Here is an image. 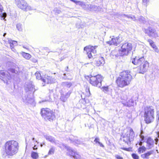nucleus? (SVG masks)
Wrapping results in <instances>:
<instances>
[{
    "label": "nucleus",
    "instance_id": "nucleus-1",
    "mask_svg": "<svg viewBox=\"0 0 159 159\" xmlns=\"http://www.w3.org/2000/svg\"><path fill=\"white\" fill-rule=\"evenodd\" d=\"M132 79L130 71L125 70L120 73L116 80V83L119 87L123 88L130 84Z\"/></svg>",
    "mask_w": 159,
    "mask_h": 159
},
{
    "label": "nucleus",
    "instance_id": "nucleus-2",
    "mask_svg": "<svg viewBox=\"0 0 159 159\" xmlns=\"http://www.w3.org/2000/svg\"><path fill=\"white\" fill-rule=\"evenodd\" d=\"M18 143L14 140L9 141L5 143L6 153L8 155L12 156L16 153L18 150Z\"/></svg>",
    "mask_w": 159,
    "mask_h": 159
},
{
    "label": "nucleus",
    "instance_id": "nucleus-3",
    "mask_svg": "<svg viewBox=\"0 0 159 159\" xmlns=\"http://www.w3.org/2000/svg\"><path fill=\"white\" fill-rule=\"evenodd\" d=\"M144 120L147 124L153 121L154 119V111L153 107H147L144 109Z\"/></svg>",
    "mask_w": 159,
    "mask_h": 159
},
{
    "label": "nucleus",
    "instance_id": "nucleus-4",
    "mask_svg": "<svg viewBox=\"0 0 159 159\" xmlns=\"http://www.w3.org/2000/svg\"><path fill=\"white\" fill-rule=\"evenodd\" d=\"M40 113L42 116L46 120H52L55 118V114L53 111L48 108L41 109Z\"/></svg>",
    "mask_w": 159,
    "mask_h": 159
},
{
    "label": "nucleus",
    "instance_id": "nucleus-5",
    "mask_svg": "<svg viewBox=\"0 0 159 159\" xmlns=\"http://www.w3.org/2000/svg\"><path fill=\"white\" fill-rule=\"evenodd\" d=\"M90 83L93 86L100 87L101 86V82L103 79L102 76L99 75L95 76L90 75Z\"/></svg>",
    "mask_w": 159,
    "mask_h": 159
},
{
    "label": "nucleus",
    "instance_id": "nucleus-6",
    "mask_svg": "<svg viewBox=\"0 0 159 159\" xmlns=\"http://www.w3.org/2000/svg\"><path fill=\"white\" fill-rule=\"evenodd\" d=\"M135 134L133 129L130 128L129 130L123 136V141L125 142L128 144L133 141L134 137Z\"/></svg>",
    "mask_w": 159,
    "mask_h": 159
},
{
    "label": "nucleus",
    "instance_id": "nucleus-7",
    "mask_svg": "<svg viewBox=\"0 0 159 159\" xmlns=\"http://www.w3.org/2000/svg\"><path fill=\"white\" fill-rule=\"evenodd\" d=\"M15 3L17 7L24 11L30 10L31 7L25 0H15Z\"/></svg>",
    "mask_w": 159,
    "mask_h": 159
},
{
    "label": "nucleus",
    "instance_id": "nucleus-8",
    "mask_svg": "<svg viewBox=\"0 0 159 159\" xmlns=\"http://www.w3.org/2000/svg\"><path fill=\"white\" fill-rule=\"evenodd\" d=\"M121 48V55H127L132 49V45L131 43L127 42L123 44Z\"/></svg>",
    "mask_w": 159,
    "mask_h": 159
},
{
    "label": "nucleus",
    "instance_id": "nucleus-9",
    "mask_svg": "<svg viewBox=\"0 0 159 159\" xmlns=\"http://www.w3.org/2000/svg\"><path fill=\"white\" fill-rule=\"evenodd\" d=\"M97 47V46H93L89 45L84 48V50L86 52L89 58L93 57V56L95 55V54L96 53V50L95 49Z\"/></svg>",
    "mask_w": 159,
    "mask_h": 159
},
{
    "label": "nucleus",
    "instance_id": "nucleus-10",
    "mask_svg": "<svg viewBox=\"0 0 159 159\" xmlns=\"http://www.w3.org/2000/svg\"><path fill=\"white\" fill-rule=\"evenodd\" d=\"M145 142L146 143V147L148 149H151L154 147V141H155V144H157L158 141V139L156 138L154 140L150 137L145 138Z\"/></svg>",
    "mask_w": 159,
    "mask_h": 159
},
{
    "label": "nucleus",
    "instance_id": "nucleus-11",
    "mask_svg": "<svg viewBox=\"0 0 159 159\" xmlns=\"http://www.w3.org/2000/svg\"><path fill=\"white\" fill-rule=\"evenodd\" d=\"M11 79L10 74L8 72H4L3 71H0V79L3 81L4 83H7L8 81Z\"/></svg>",
    "mask_w": 159,
    "mask_h": 159
},
{
    "label": "nucleus",
    "instance_id": "nucleus-12",
    "mask_svg": "<svg viewBox=\"0 0 159 159\" xmlns=\"http://www.w3.org/2000/svg\"><path fill=\"white\" fill-rule=\"evenodd\" d=\"M143 31L146 34H147L149 37L156 38L158 36L156 30L150 27H149L148 29L144 28Z\"/></svg>",
    "mask_w": 159,
    "mask_h": 159
},
{
    "label": "nucleus",
    "instance_id": "nucleus-13",
    "mask_svg": "<svg viewBox=\"0 0 159 159\" xmlns=\"http://www.w3.org/2000/svg\"><path fill=\"white\" fill-rule=\"evenodd\" d=\"M25 87V90L26 92L28 91H32L34 90V93L35 91L38 89L37 88L36 89L35 88L34 85L33 84L32 82L31 81L26 82Z\"/></svg>",
    "mask_w": 159,
    "mask_h": 159
},
{
    "label": "nucleus",
    "instance_id": "nucleus-14",
    "mask_svg": "<svg viewBox=\"0 0 159 159\" xmlns=\"http://www.w3.org/2000/svg\"><path fill=\"white\" fill-rule=\"evenodd\" d=\"M143 57L139 58L138 57H135L132 60L131 62L134 64L135 65H140V66L145 62Z\"/></svg>",
    "mask_w": 159,
    "mask_h": 159
},
{
    "label": "nucleus",
    "instance_id": "nucleus-15",
    "mask_svg": "<svg viewBox=\"0 0 159 159\" xmlns=\"http://www.w3.org/2000/svg\"><path fill=\"white\" fill-rule=\"evenodd\" d=\"M148 66V62L147 61H145L144 63L140 66L139 70V73L143 74L147 71Z\"/></svg>",
    "mask_w": 159,
    "mask_h": 159
},
{
    "label": "nucleus",
    "instance_id": "nucleus-16",
    "mask_svg": "<svg viewBox=\"0 0 159 159\" xmlns=\"http://www.w3.org/2000/svg\"><path fill=\"white\" fill-rule=\"evenodd\" d=\"M68 151V153L70 156L73 157L74 158L76 159H79L80 158V156L79 155L77 152H75L74 150L70 148H67Z\"/></svg>",
    "mask_w": 159,
    "mask_h": 159
},
{
    "label": "nucleus",
    "instance_id": "nucleus-17",
    "mask_svg": "<svg viewBox=\"0 0 159 159\" xmlns=\"http://www.w3.org/2000/svg\"><path fill=\"white\" fill-rule=\"evenodd\" d=\"M119 38L118 37L115 38H112L111 41H108L107 43L110 45H113L115 46H117L119 43L120 42L119 41Z\"/></svg>",
    "mask_w": 159,
    "mask_h": 159
},
{
    "label": "nucleus",
    "instance_id": "nucleus-18",
    "mask_svg": "<svg viewBox=\"0 0 159 159\" xmlns=\"http://www.w3.org/2000/svg\"><path fill=\"white\" fill-rule=\"evenodd\" d=\"M153 151H150L141 155V157L143 159H149L153 154Z\"/></svg>",
    "mask_w": 159,
    "mask_h": 159
},
{
    "label": "nucleus",
    "instance_id": "nucleus-19",
    "mask_svg": "<svg viewBox=\"0 0 159 159\" xmlns=\"http://www.w3.org/2000/svg\"><path fill=\"white\" fill-rule=\"evenodd\" d=\"M8 43L10 44V46L11 49L14 51L15 49L14 47L17 45V42L15 41L12 40L11 39L8 40Z\"/></svg>",
    "mask_w": 159,
    "mask_h": 159
},
{
    "label": "nucleus",
    "instance_id": "nucleus-20",
    "mask_svg": "<svg viewBox=\"0 0 159 159\" xmlns=\"http://www.w3.org/2000/svg\"><path fill=\"white\" fill-rule=\"evenodd\" d=\"M7 15L6 12H4L2 6L0 5V17L4 20L7 16Z\"/></svg>",
    "mask_w": 159,
    "mask_h": 159
},
{
    "label": "nucleus",
    "instance_id": "nucleus-21",
    "mask_svg": "<svg viewBox=\"0 0 159 159\" xmlns=\"http://www.w3.org/2000/svg\"><path fill=\"white\" fill-rule=\"evenodd\" d=\"M44 137L45 139L52 143H56V141L55 139L51 136L48 135H44Z\"/></svg>",
    "mask_w": 159,
    "mask_h": 159
},
{
    "label": "nucleus",
    "instance_id": "nucleus-22",
    "mask_svg": "<svg viewBox=\"0 0 159 159\" xmlns=\"http://www.w3.org/2000/svg\"><path fill=\"white\" fill-rule=\"evenodd\" d=\"M64 90V89H62L61 90L62 93H61V96L60 97V99L62 102H65L66 101L68 98L65 95Z\"/></svg>",
    "mask_w": 159,
    "mask_h": 159
},
{
    "label": "nucleus",
    "instance_id": "nucleus-23",
    "mask_svg": "<svg viewBox=\"0 0 159 159\" xmlns=\"http://www.w3.org/2000/svg\"><path fill=\"white\" fill-rule=\"evenodd\" d=\"M122 16L123 17L125 16L129 19H130L131 20L134 21H136L137 20L135 17L134 16H130L128 15L123 14L122 15Z\"/></svg>",
    "mask_w": 159,
    "mask_h": 159
},
{
    "label": "nucleus",
    "instance_id": "nucleus-24",
    "mask_svg": "<svg viewBox=\"0 0 159 159\" xmlns=\"http://www.w3.org/2000/svg\"><path fill=\"white\" fill-rule=\"evenodd\" d=\"M140 140L139 142V144L140 146H142L143 144V143L145 142V137L142 134L140 135Z\"/></svg>",
    "mask_w": 159,
    "mask_h": 159
},
{
    "label": "nucleus",
    "instance_id": "nucleus-25",
    "mask_svg": "<svg viewBox=\"0 0 159 159\" xmlns=\"http://www.w3.org/2000/svg\"><path fill=\"white\" fill-rule=\"evenodd\" d=\"M100 9V7L99 6H97L95 5H92L91 10L93 11H98Z\"/></svg>",
    "mask_w": 159,
    "mask_h": 159
},
{
    "label": "nucleus",
    "instance_id": "nucleus-26",
    "mask_svg": "<svg viewBox=\"0 0 159 159\" xmlns=\"http://www.w3.org/2000/svg\"><path fill=\"white\" fill-rule=\"evenodd\" d=\"M146 148H145L144 146L140 147L138 149V153L139 154H140L141 153H143L146 150Z\"/></svg>",
    "mask_w": 159,
    "mask_h": 159
},
{
    "label": "nucleus",
    "instance_id": "nucleus-27",
    "mask_svg": "<svg viewBox=\"0 0 159 159\" xmlns=\"http://www.w3.org/2000/svg\"><path fill=\"white\" fill-rule=\"evenodd\" d=\"M61 85L63 86H64L68 88H70L72 85V84L70 82H62L61 84Z\"/></svg>",
    "mask_w": 159,
    "mask_h": 159
},
{
    "label": "nucleus",
    "instance_id": "nucleus-28",
    "mask_svg": "<svg viewBox=\"0 0 159 159\" xmlns=\"http://www.w3.org/2000/svg\"><path fill=\"white\" fill-rule=\"evenodd\" d=\"M42 81L47 84H49V80H50V76H47L46 77H45L44 79H42Z\"/></svg>",
    "mask_w": 159,
    "mask_h": 159
},
{
    "label": "nucleus",
    "instance_id": "nucleus-29",
    "mask_svg": "<svg viewBox=\"0 0 159 159\" xmlns=\"http://www.w3.org/2000/svg\"><path fill=\"white\" fill-rule=\"evenodd\" d=\"M150 45L153 48L154 50L155 51V52L157 53H158L159 52V49H158L156 45L154 43H153Z\"/></svg>",
    "mask_w": 159,
    "mask_h": 159
},
{
    "label": "nucleus",
    "instance_id": "nucleus-30",
    "mask_svg": "<svg viewBox=\"0 0 159 159\" xmlns=\"http://www.w3.org/2000/svg\"><path fill=\"white\" fill-rule=\"evenodd\" d=\"M31 156L33 159H37L38 157V154L35 152H32L31 154Z\"/></svg>",
    "mask_w": 159,
    "mask_h": 159
},
{
    "label": "nucleus",
    "instance_id": "nucleus-31",
    "mask_svg": "<svg viewBox=\"0 0 159 159\" xmlns=\"http://www.w3.org/2000/svg\"><path fill=\"white\" fill-rule=\"evenodd\" d=\"M16 28L17 29V30L20 31H22L23 30V26L22 24L18 23L17 24L16 26Z\"/></svg>",
    "mask_w": 159,
    "mask_h": 159
},
{
    "label": "nucleus",
    "instance_id": "nucleus-32",
    "mask_svg": "<svg viewBox=\"0 0 159 159\" xmlns=\"http://www.w3.org/2000/svg\"><path fill=\"white\" fill-rule=\"evenodd\" d=\"M138 20L141 23L145 24L146 22L145 18L143 16H140V17L139 18Z\"/></svg>",
    "mask_w": 159,
    "mask_h": 159
},
{
    "label": "nucleus",
    "instance_id": "nucleus-33",
    "mask_svg": "<svg viewBox=\"0 0 159 159\" xmlns=\"http://www.w3.org/2000/svg\"><path fill=\"white\" fill-rule=\"evenodd\" d=\"M23 56L25 58L27 59H29L31 57V55L30 54L26 53H24Z\"/></svg>",
    "mask_w": 159,
    "mask_h": 159
},
{
    "label": "nucleus",
    "instance_id": "nucleus-34",
    "mask_svg": "<svg viewBox=\"0 0 159 159\" xmlns=\"http://www.w3.org/2000/svg\"><path fill=\"white\" fill-rule=\"evenodd\" d=\"M55 149V148L53 147H52L49 150L48 152V155H51L53 154L54 152Z\"/></svg>",
    "mask_w": 159,
    "mask_h": 159
},
{
    "label": "nucleus",
    "instance_id": "nucleus-35",
    "mask_svg": "<svg viewBox=\"0 0 159 159\" xmlns=\"http://www.w3.org/2000/svg\"><path fill=\"white\" fill-rule=\"evenodd\" d=\"M99 62L100 63L99 64V65H101L102 64H104L105 63L104 58L102 57H100L99 58Z\"/></svg>",
    "mask_w": 159,
    "mask_h": 159
},
{
    "label": "nucleus",
    "instance_id": "nucleus-36",
    "mask_svg": "<svg viewBox=\"0 0 159 159\" xmlns=\"http://www.w3.org/2000/svg\"><path fill=\"white\" fill-rule=\"evenodd\" d=\"M85 6V7L84 8L88 10H89L91 11V6L92 5L90 4H85L84 5Z\"/></svg>",
    "mask_w": 159,
    "mask_h": 159
},
{
    "label": "nucleus",
    "instance_id": "nucleus-37",
    "mask_svg": "<svg viewBox=\"0 0 159 159\" xmlns=\"http://www.w3.org/2000/svg\"><path fill=\"white\" fill-rule=\"evenodd\" d=\"M103 91L106 93H107L109 90L108 86L103 87H102Z\"/></svg>",
    "mask_w": 159,
    "mask_h": 159
},
{
    "label": "nucleus",
    "instance_id": "nucleus-38",
    "mask_svg": "<svg viewBox=\"0 0 159 159\" xmlns=\"http://www.w3.org/2000/svg\"><path fill=\"white\" fill-rule=\"evenodd\" d=\"M8 70L11 73H14L15 74H17L18 73V71L17 70H15L14 69L10 68L8 69Z\"/></svg>",
    "mask_w": 159,
    "mask_h": 159
},
{
    "label": "nucleus",
    "instance_id": "nucleus-39",
    "mask_svg": "<svg viewBox=\"0 0 159 159\" xmlns=\"http://www.w3.org/2000/svg\"><path fill=\"white\" fill-rule=\"evenodd\" d=\"M72 141L73 143H75L76 144H80L81 143L80 140L76 139H74V140Z\"/></svg>",
    "mask_w": 159,
    "mask_h": 159
},
{
    "label": "nucleus",
    "instance_id": "nucleus-40",
    "mask_svg": "<svg viewBox=\"0 0 159 159\" xmlns=\"http://www.w3.org/2000/svg\"><path fill=\"white\" fill-rule=\"evenodd\" d=\"M35 75L36 76L37 79L39 80L41 79V75L39 73L36 72L35 73Z\"/></svg>",
    "mask_w": 159,
    "mask_h": 159
},
{
    "label": "nucleus",
    "instance_id": "nucleus-41",
    "mask_svg": "<svg viewBox=\"0 0 159 159\" xmlns=\"http://www.w3.org/2000/svg\"><path fill=\"white\" fill-rule=\"evenodd\" d=\"M132 157L134 159H139V156L135 153H133L132 154Z\"/></svg>",
    "mask_w": 159,
    "mask_h": 159
},
{
    "label": "nucleus",
    "instance_id": "nucleus-42",
    "mask_svg": "<svg viewBox=\"0 0 159 159\" xmlns=\"http://www.w3.org/2000/svg\"><path fill=\"white\" fill-rule=\"evenodd\" d=\"M71 93V91L70 90L68 92H67L66 93H64L66 97V98H68L70 96Z\"/></svg>",
    "mask_w": 159,
    "mask_h": 159
},
{
    "label": "nucleus",
    "instance_id": "nucleus-43",
    "mask_svg": "<svg viewBox=\"0 0 159 159\" xmlns=\"http://www.w3.org/2000/svg\"><path fill=\"white\" fill-rule=\"evenodd\" d=\"M30 98H29L28 97H27L26 98H23V101L24 102H28L29 103H30Z\"/></svg>",
    "mask_w": 159,
    "mask_h": 159
},
{
    "label": "nucleus",
    "instance_id": "nucleus-44",
    "mask_svg": "<svg viewBox=\"0 0 159 159\" xmlns=\"http://www.w3.org/2000/svg\"><path fill=\"white\" fill-rule=\"evenodd\" d=\"M54 11H55L56 14H58L61 12V11L57 9V8H55L54 9Z\"/></svg>",
    "mask_w": 159,
    "mask_h": 159
},
{
    "label": "nucleus",
    "instance_id": "nucleus-45",
    "mask_svg": "<svg viewBox=\"0 0 159 159\" xmlns=\"http://www.w3.org/2000/svg\"><path fill=\"white\" fill-rule=\"evenodd\" d=\"M55 80L50 76V80H49V84H52L55 83Z\"/></svg>",
    "mask_w": 159,
    "mask_h": 159
},
{
    "label": "nucleus",
    "instance_id": "nucleus-46",
    "mask_svg": "<svg viewBox=\"0 0 159 159\" xmlns=\"http://www.w3.org/2000/svg\"><path fill=\"white\" fill-rule=\"evenodd\" d=\"M99 139L98 138H96L95 140H94V142L95 143H99V142H100L99 141Z\"/></svg>",
    "mask_w": 159,
    "mask_h": 159
},
{
    "label": "nucleus",
    "instance_id": "nucleus-47",
    "mask_svg": "<svg viewBox=\"0 0 159 159\" xmlns=\"http://www.w3.org/2000/svg\"><path fill=\"white\" fill-rule=\"evenodd\" d=\"M115 157L117 159H123L122 157L118 155H116Z\"/></svg>",
    "mask_w": 159,
    "mask_h": 159
},
{
    "label": "nucleus",
    "instance_id": "nucleus-48",
    "mask_svg": "<svg viewBox=\"0 0 159 159\" xmlns=\"http://www.w3.org/2000/svg\"><path fill=\"white\" fill-rule=\"evenodd\" d=\"M148 42L149 43L150 45L154 43L153 41L151 39H148Z\"/></svg>",
    "mask_w": 159,
    "mask_h": 159
},
{
    "label": "nucleus",
    "instance_id": "nucleus-49",
    "mask_svg": "<svg viewBox=\"0 0 159 159\" xmlns=\"http://www.w3.org/2000/svg\"><path fill=\"white\" fill-rule=\"evenodd\" d=\"M130 101L131 102V104H129V103H128V102L127 103L126 105L127 106L130 107L132 105V104L133 103V102H132V100H130L129 102Z\"/></svg>",
    "mask_w": 159,
    "mask_h": 159
},
{
    "label": "nucleus",
    "instance_id": "nucleus-50",
    "mask_svg": "<svg viewBox=\"0 0 159 159\" xmlns=\"http://www.w3.org/2000/svg\"><path fill=\"white\" fill-rule=\"evenodd\" d=\"M98 144H99V145L100 146V147H103V148H104V146L101 142H99Z\"/></svg>",
    "mask_w": 159,
    "mask_h": 159
},
{
    "label": "nucleus",
    "instance_id": "nucleus-51",
    "mask_svg": "<svg viewBox=\"0 0 159 159\" xmlns=\"http://www.w3.org/2000/svg\"><path fill=\"white\" fill-rule=\"evenodd\" d=\"M148 0H143V3L144 4H146L147 2L148 1Z\"/></svg>",
    "mask_w": 159,
    "mask_h": 159
},
{
    "label": "nucleus",
    "instance_id": "nucleus-52",
    "mask_svg": "<svg viewBox=\"0 0 159 159\" xmlns=\"http://www.w3.org/2000/svg\"><path fill=\"white\" fill-rule=\"evenodd\" d=\"M157 117L158 118V120H159V110L157 112Z\"/></svg>",
    "mask_w": 159,
    "mask_h": 159
},
{
    "label": "nucleus",
    "instance_id": "nucleus-53",
    "mask_svg": "<svg viewBox=\"0 0 159 159\" xmlns=\"http://www.w3.org/2000/svg\"><path fill=\"white\" fill-rule=\"evenodd\" d=\"M72 1H73L75 3L77 4L80 2V1L76 0H72Z\"/></svg>",
    "mask_w": 159,
    "mask_h": 159
},
{
    "label": "nucleus",
    "instance_id": "nucleus-54",
    "mask_svg": "<svg viewBox=\"0 0 159 159\" xmlns=\"http://www.w3.org/2000/svg\"><path fill=\"white\" fill-rule=\"evenodd\" d=\"M68 66L66 67L65 69V70L66 71H69L68 70Z\"/></svg>",
    "mask_w": 159,
    "mask_h": 159
},
{
    "label": "nucleus",
    "instance_id": "nucleus-55",
    "mask_svg": "<svg viewBox=\"0 0 159 159\" xmlns=\"http://www.w3.org/2000/svg\"><path fill=\"white\" fill-rule=\"evenodd\" d=\"M36 147V145L34 146V147L33 148L34 150H35V149H37V148H35Z\"/></svg>",
    "mask_w": 159,
    "mask_h": 159
},
{
    "label": "nucleus",
    "instance_id": "nucleus-56",
    "mask_svg": "<svg viewBox=\"0 0 159 159\" xmlns=\"http://www.w3.org/2000/svg\"><path fill=\"white\" fill-rule=\"evenodd\" d=\"M97 62H98V63H97V65H98V66H99V64L100 63L99 62V61H97Z\"/></svg>",
    "mask_w": 159,
    "mask_h": 159
},
{
    "label": "nucleus",
    "instance_id": "nucleus-57",
    "mask_svg": "<svg viewBox=\"0 0 159 159\" xmlns=\"http://www.w3.org/2000/svg\"><path fill=\"white\" fill-rule=\"evenodd\" d=\"M121 98L122 99H124V100H125V99L126 98V97H125V98H124V97L123 98H122V97H121Z\"/></svg>",
    "mask_w": 159,
    "mask_h": 159
},
{
    "label": "nucleus",
    "instance_id": "nucleus-58",
    "mask_svg": "<svg viewBox=\"0 0 159 159\" xmlns=\"http://www.w3.org/2000/svg\"><path fill=\"white\" fill-rule=\"evenodd\" d=\"M6 35V33H5L3 34V36H5Z\"/></svg>",
    "mask_w": 159,
    "mask_h": 159
},
{
    "label": "nucleus",
    "instance_id": "nucleus-59",
    "mask_svg": "<svg viewBox=\"0 0 159 159\" xmlns=\"http://www.w3.org/2000/svg\"><path fill=\"white\" fill-rule=\"evenodd\" d=\"M40 146L41 147H42V146H43V144L41 143L40 144Z\"/></svg>",
    "mask_w": 159,
    "mask_h": 159
},
{
    "label": "nucleus",
    "instance_id": "nucleus-60",
    "mask_svg": "<svg viewBox=\"0 0 159 159\" xmlns=\"http://www.w3.org/2000/svg\"><path fill=\"white\" fill-rule=\"evenodd\" d=\"M114 52V51H113V52H111V55L112 54V53H113V52Z\"/></svg>",
    "mask_w": 159,
    "mask_h": 159
},
{
    "label": "nucleus",
    "instance_id": "nucleus-61",
    "mask_svg": "<svg viewBox=\"0 0 159 159\" xmlns=\"http://www.w3.org/2000/svg\"><path fill=\"white\" fill-rule=\"evenodd\" d=\"M34 139H34V138H32V140H34Z\"/></svg>",
    "mask_w": 159,
    "mask_h": 159
},
{
    "label": "nucleus",
    "instance_id": "nucleus-62",
    "mask_svg": "<svg viewBox=\"0 0 159 159\" xmlns=\"http://www.w3.org/2000/svg\"><path fill=\"white\" fill-rule=\"evenodd\" d=\"M64 76H65L66 75V74L65 73H64L63 75Z\"/></svg>",
    "mask_w": 159,
    "mask_h": 159
},
{
    "label": "nucleus",
    "instance_id": "nucleus-63",
    "mask_svg": "<svg viewBox=\"0 0 159 159\" xmlns=\"http://www.w3.org/2000/svg\"><path fill=\"white\" fill-rule=\"evenodd\" d=\"M158 137H159V134H158Z\"/></svg>",
    "mask_w": 159,
    "mask_h": 159
},
{
    "label": "nucleus",
    "instance_id": "nucleus-64",
    "mask_svg": "<svg viewBox=\"0 0 159 159\" xmlns=\"http://www.w3.org/2000/svg\"><path fill=\"white\" fill-rule=\"evenodd\" d=\"M11 62H8V64H11Z\"/></svg>",
    "mask_w": 159,
    "mask_h": 159
}]
</instances>
